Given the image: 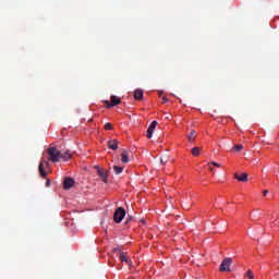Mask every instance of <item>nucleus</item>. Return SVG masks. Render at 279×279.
I'll list each match as a JSON object with an SVG mask.
<instances>
[{
  "label": "nucleus",
  "mask_w": 279,
  "mask_h": 279,
  "mask_svg": "<svg viewBox=\"0 0 279 279\" xmlns=\"http://www.w3.org/2000/svg\"><path fill=\"white\" fill-rule=\"evenodd\" d=\"M202 149L199 147L192 148V156H199Z\"/></svg>",
  "instance_id": "f3484780"
},
{
  "label": "nucleus",
  "mask_w": 279,
  "mask_h": 279,
  "mask_svg": "<svg viewBox=\"0 0 279 279\" xmlns=\"http://www.w3.org/2000/svg\"><path fill=\"white\" fill-rule=\"evenodd\" d=\"M169 101V98H167L166 96L162 98V104H166Z\"/></svg>",
  "instance_id": "5701e85b"
},
{
  "label": "nucleus",
  "mask_w": 279,
  "mask_h": 279,
  "mask_svg": "<svg viewBox=\"0 0 279 279\" xmlns=\"http://www.w3.org/2000/svg\"><path fill=\"white\" fill-rule=\"evenodd\" d=\"M241 149H243V145H234L233 146L234 151H241Z\"/></svg>",
  "instance_id": "aec40b11"
},
{
  "label": "nucleus",
  "mask_w": 279,
  "mask_h": 279,
  "mask_svg": "<svg viewBox=\"0 0 279 279\" xmlns=\"http://www.w3.org/2000/svg\"><path fill=\"white\" fill-rule=\"evenodd\" d=\"M108 147H109V149L117 151V149H119V141H117V140L108 141Z\"/></svg>",
  "instance_id": "6e6552de"
},
{
  "label": "nucleus",
  "mask_w": 279,
  "mask_h": 279,
  "mask_svg": "<svg viewBox=\"0 0 279 279\" xmlns=\"http://www.w3.org/2000/svg\"><path fill=\"white\" fill-rule=\"evenodd\" d=\"M38 171H39L41 178H45L47 175V171H45V165L43 162L39 163Z\"/></svg>",
  "instance_id": "f8f14e48"
},
{
  "label": "nucleus",
  "mask_w": 279,
  "mask_h": 279,
  "mask_svg": "<svg viewBox=\"0 0 279 279\" xmlns=\"http://www.w3.org/2000/svg\"><path fill=\"white\" fill-rule=\"evenodd\" d=\"M244 276H245V278L254 279V272L252 270H247Z\"/></svg>",
  "instance_id": "6ab92c4d"
},
{
  "label": "nucleus",
  "mask_w": 279,
  "mask_h": 279,
  "mask_svg": "<svg viewBox=\"0 0 279 279\" xmlns=\"http://www.w3.org/2000/svg\"><path fill=\"white\" fill-rule=\"evenodd\" d=\"M75 184V180H73V178H65L63 181V189L64 191H69L70 189H72V186H74Z\"/></svg>",
  "instance_id": "423d86ee"
},
{
  "label": "nucleus",
  "mask_w": 279,
  "mask_h": 279,
  "mask_svg": "<svg viewBox=\"0 0 279 279\" xmlns=\"http://www.w3.org/2000/svg\"><path fill=\"white\" fill-rule=\"evenodd\" d=\"M71 158H72L71 151H69V150H66L64 153L60 151V159L61 160L66 161V160H71Z\"/></svg>",
  "instance_id": "9d476101"
},
{
  "label": "nucleus",
  "mask_w": 279,
  "mask_h": 279,
  "mask_svg": "<svg viewBox=\"0 0 279 279\" xmlns=\"http://www.w3.org/2000/svg\"><path fill=\"white\" fill-rule=\"evenodd\" d=\"M96 169H97V174L102 180V182H105V184H108V172L97 166H96Z\"/></svg>",
  "instance_id": "39448f33"
},
{
  "label": "nucleus",
  "mask_w": 279,
  "mask_h": 279,
  "mask_svg": "<svg viewBox=\"0 0 279 279\" xmlns=\"http://www.w3.org/2000/svg\"><path fill=\"white\" fill-rule=\"evenodd\" d=\"M119 258H120L121 263H126V265H129V266L132 265V260H130L128 258V253L121 252L119 255Z\"/></svg>",
  "instance_id": "1a4fd4ad"
},
{
  "label": "nucleus",
  "mask_w": 279,
  "mask_h": 279,
  "mask_svg": "<svg viewBox=\"0 0 279 279\" xmlns=\"http://www.w3.org/2000/svg\"><path fill=\"white\" fill-rule=\"evenodd\" d=\"M51 185V181L47 180L46 181V186H50Z\"/></svg>",
  "instance_id": "b1692460"
},
{
  "label": "nucleus",
  "mask_w": 279,
  "mask_h": 279,
  "mask_svg": "<svg viewBox=\"0 0 279 279\" xmlns=\"http://www.w3.org/2000/svg\"><path fill=\"white\" fill-rule=\"evenodd\" d=\"M105 130H112V124L110 123V122H107L106 124H105Z\"/></svg>",
  "instance_id": "4be33fe9"
},
{
  "label": "nucleus",
  "mask_w": 279,
  "mask_h": 279,
  "mask_svg": "<svg viewBox=\"0 0 279 279\" xmlns=\"http://www.w3.org/2000/svg\"><path fill=\"white\" fill-rule=\"evenodd\" d=\"M156 125H158V122L157 121H153L150 123V125L148 126V130H147V138H151V136H154V131L156 130Z\"/></svg>",
  "instance_id": "0eeeda50"
},
{
  "label": "nucleus",
  "mask_w": 279,
  "mask_h": 279,
  "mask_svg": "<svg viewBox=\"0 0 279 279\" xmlns=\"http://www.w3.org/2000/svg\"><path fill=\"white\" fill-rule=\"evenodd\" d=\"M134 98L137 99V100L143 99V92H142V89H136L134 92Z\"/></svg>",
  "instance_id": "4468645a"
},
{
  "label": "nucleus",
  "mask_w": 279,
  "mask_h": 279,
  "mask_svg": "<svg viewBox=\"0 0 279 279\" xmlns=\"http://www.w3.org/2000/svg\"><path fill=\"white\" fill-rule=\"evenodd\" d=\"M187 138L190 143L195 141V131L192 130L191 133L187 135Z\"/></svg>",
  "instance_id": "a211bd4d"
},
{
  "label": "nucleus",
  "mask_w": 279,
  "mask_h": 279,
  "mask_svg": "<svg viewBox=\"0 0 279 279\" xmlns=\"http://www.w3.org/2000/svg\"><path fill=\"white\" fill-rule=\"evenodd\" d=\"M47 154H48V160L50 162H60V150H58V148L56 147H49L47 149Z\"/></svg>",
  "instance_id": "f257e3e1"
},
{
  "label": "nucleus",
  "mask_w": 279,
  "mask_h": 279,
  "mask_svg": "<svg viewBox=\"0 0 279 279\" xmlns=\"http://www.w3.org/2000/svg\"><path fill=\"white\" fill-rule=\"evenodd\" d=\"M125 218V209L123 207H119L113 214V221L116 223H121Z\"/></svg>",
  "instance_id": "f03ea898"
},
{
  "label": "nucleus",
  "mask_w": 279,
  "mask_h": 279,
  "mask_svg": "<svg viewBox=\"0 0 279 279\" xmlns=\"http://www.w3.org/2000/svg\"><path fill=\"white\" fill-rule=\"evenodd\" d=\"M210 171H215V168L213 166H208Z\"/></svg>",
  "instance_id": "393cba45"
},
{
  "label": "nucleus",
  "mask_w": 279,
  "mask_h": 279,
  "mask_svg": "<svg viewBox=\"0 0 279 279\" xmlns=\"http://www.w3.org/2000/svg\"><path fill=\"white\" fill-rule=\"evenodd\" d=\"M267 193H269V191H267V190H266V191H264V196H265V195H267Z\"/></svg>",
  "instance_id": "a878e982"
},
{
  "label": "nucleus",
  "mask_w": 279,
  "mask_h": 279,
  "mask_svg": "<svg viewBox=\"0 0 279 279\" xmlns=\"http://www.w3.org/2000/svg\"><path fill=\"white\" fill-rule=\"evenodd\" d=\"M113 171L116 175H121V173H123V167L114 166Z\"/></svg>",
  "instance_id": "dca6fc26"
},
{
  "label": "nucleus",
  "mask_w": 279,
  "mask_h": 279,
  "mask_svg": "<svg viewBox=\"0 0 279 279\" xmlns=\"http://www.w3.org/2000/svg\"><path fill=\"white\" fill-rule=\"evenodd\" d=\"M121 161L124 165H128V162H130V157L128 156V150H123L121 154Z\"/></svg>",
  "instance_id": "9b49d317"
},
{
  "label": "nucleus",
  "mask_w": 279,
  "mask_h": 279,
  "mask_svg": "<svg viewBox=\"0 0 279 279\" xmlns=\"http://www.w3.org/2000/svg\"><path fill=\"white\" fill-rule=\"evenodd\" d=\"M232 265V258L226 257L220 264V271H230V266Z\"/></svg>",
  "instance_id": "7ed1b4c3"
},
{
  "label": "nucleus",
  "mask_w": 279,
  "mask_h": 279,
  "mask_svg": "<svg viewBox=\"0 0 279 279\" xmlns=\"http://www.w3.org/2000/svg\"><path fill=\"white\" fill-rule=\"evenodd\" d=\"M171 158L170 155H163L161 158H160V162L161 165H167L169 162V159Z\"/></svg>",
  "instance_id": "2eb2a0df"
},
{
  "label": "nucleus",
  "mask_w": 279,
  "mask_h": 279,
  "mask_svg": "<svg viewBox=\"0 0 279 279\" xmlns=\"http://www.w3.org/2000/svg\"><path fill=\"white\" fill-rule=\"evenodd\" d=\"M208 167H221V163L211 161V162L208 163Z\"/></svg>",
  "instance_id": "412c9836"
},
{
  "label": "nucleus",
  "mask_w": 279,
  "mask_h": 279,
  "mask_svg": "<svg viewBox=\"0 0 279 279\" xmlns=\"http://www.w3.org/2000/svg\"><path fill=\"white\" fill-rule=\"evenodd\" d=\"M111 102L106 100V107L107 108H114V106H119V104H121V98L117 97V96H111Z\"/></svg>",
  "instance_id": "20e7f679"
},
{
  "label": "nucleus",
  "mask_w": 279,
  "mask_h": 279,
  "mask_svg": "<svg viewBox=\"0 0 279 279\" xmlns=\"http://www.w3.org/2000/svg\"><path fill=\"white\" fill-rule=\"evenodd\" d=\"M235 179L239 180V182H247V173H243L242 175L235 173Z\"/></svg>",
  "instance_id": "ddd939ff"
}]
</instances>
